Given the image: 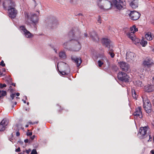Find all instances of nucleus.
I'll use <instances>...</instances> for the list:
<instances>
[{
    "label": "nucleus",
    "instance_id": "obj_54",
    "mask_svg": "<svg viewBox=\"0 0 154 154\" xmlns=\"http://www.w3.org/2000/svg\"><path fill=\"white\" fill-rule=\"evenodd\" d=\"M13 91V89H10V91L11 92H12Z\"/></svg>",
    "mask_w": 154,
    "mask_h": 154
},
{
    "label": "nucleus",
    "instance_id": "obj_48",
    "mask_svg": "<svg viewBox=\"0 0 154 154\" xmlns=\"http://www.w3.org/2000/svg\"><path fill=\"white\" fill-rule=\"evenodd\" d=\"M150 153L151 154H154V149L151 151Z\"/></svg>",
    "mask_w": 154,
    "mask_h": 154
},
{
    "label": "nucleus",
    "instance_id": "obj_25",
    "mask_svg": "<svg viewBox=\"0 0 154 154\" xmlns=\"http://www.w3.org/2000/svg\"><path fill=\"white\" fill-rule=\"evenodd\" d=\"M135 11H131L130 13L129 14V16L130 17V18L131 20H135V19H134V14Z\"/></svg>",
    "mask_w": 154,
    "mask_h": 154
},
{
    "label": "nucleus",
    "instance_id": "obj_12",
    "mask_svg": "<svg viewBox=\"0 0 154 154\" xmlns=\"http://www.w3.org/2000/svg\"><path fill=\"white\" fill-rule=\"evenodd\" d=\"M8 121L7 119H3L0 123V131H3L5 129L6 126L8 124Z\"/></svg>",
    "mask_w": 154,
    "mask_h": 154
},
{
    "label": "nucleus",
    "instance_id": "obj_44",
    "mask_svg": "<svg viewBox=\"0 0 154 154\" xmlns=\"http://www.w3.org/2000/svg\"><path fill=\"white\" fill-rule=\"evenodd\" d=\"M135 43L136 42L137 43H138L140 41L138 39V38H135Z\"/></svg>",
    "mask_w": 154,
    "mask_h": 154
},
{
    "label": "nucleus",
    "instance_id": "obj_42",
    "mask_svg": "<svg viewBox=\"0 0 154 154\" xmlns=\"http://www.w3.org/2000/svg\"><path fill=\"white\" fill-rule=\"evenodd\" d=\"M31 151V150L30 149L28 150H26V152L27 154H29Z\"/></svg>",
    "mask_w": 154,
    "mask_h": 154
},
{
    "label": "nucleus",
    "instance_id": "obj_52",
    "mask_svg": "<svg viewBox=\"0 0 154 154\" xmlns=\"http://www.w3.org/2000/svg\"><path fill=\"white\" fill-rule=\"evenodd\" d=\"M135 32H137L138 31V29L136 28V27H135Z\"/></svg>",
    "mask_w": 154,
    "mask_h": 154
},
{
    "label": "nucleus",
    "instance_id": "obj_32",
    "mask_svg": "<svg viewBox=\"0 0 154 154\" xmlns=\"http://www.w3.org/2000/svg\"><path fill=\"white\" fill-rule=\"evenodd\" d=\"M134 1L135 0H133L130 4V5L132 8H134L135 6Z\"/></svg>",
    "mask_w": 154,
    "mask_h": 154
},
{
    "label": "nucleus",
    "instance_id": "obj_61",
    "mask_svg": "<svg viewBox=\"0 0 154 154\" xmlns=\"http://www.w3.org/2000/svg\"><path fill=\"white\" fill-rule=\"evenodd\" d=\"M29 124H33L31 122H29Z\"/></svg>",
    "mask_w": 154,
    "mask_h": 154
},
{
    "label": "nucleus",
    "instance_id": "obj_24",
    "mask_svg": "<svg viewBox=\"0 0 154 154\" xmlns=\"http://www.w3.org/2000/svg\"><path fill=\"white\" fill-rule=\"evenodd\" d=\"M38 20V19L36 15L34 14L33 17L32 18L31 21L34 23H35Z\"/></svg>",
    "mask_w": 154,
    "mask_h": 154
},
{
    "label": "nucleus",
    "instance_id": "obj_60",
    "mask_svg": "<svg viewBox=\"0 0 154 154\" xmlns=\"http://www.w3.org/2000/svg\"><path fill=\"white\" fill-rule=\"evenodd\" d=\"M79 15L82 16V14H79Z\"/></svg>",
    "mask_w": 154,
    "mask_h": 154
},
{
    "label": "nucleus",
    "instance_id": "obj_17",
    "mask_svg": "<svg viewBox=\"0 0 154 154\" xmlns=\"http://www.w3.org/2000/svg\"><path fill=\"white\" fill-rule=\"evenodd\" d=\"M71 58L72 60L76 64L77 67L80 66L82 63V60L80 58L72 57Z\"/></svg>",
    "mask_w": 154,
    "mask_h": 154
},
{
    "label": "nucleus",
    "instance_id": "obj_22",
    "mask_svg": "<svg viewBox=\"0 0 154 154\" xmlns=\"http://www.w3.org/2000/svg\"><path fill=\"white\" fill-rule=\"evenodd\" d=\"M58 24V23L57 20L56 19L51 24V28L53 29L55 28L57 26V25Z\"/></svg>",
    "mask_w": 154,
    "mask_h": 154
},
{
    "label": "nucleus",
    "instance_id": "obj_45",
    "mask_svg": "<svg viewBox=\"0 0 154 154\" xmlns=\"http://www.w3.org/2000/svg\"><path fill=\"white\" fill-rule=\"evenodd\" d=\"M35 135H33L31 137V139L32 140H33L35 138Z\"/></svg>",
    "mask_w": 154,
    "mask_h": 154
},
{
    "label": "nucleus",
    "instance_id": "obj_53",
    "mask_svg": "<svg viewBox=\"0 0 154 154\" xmlns=\"http://www.w3.org/2000/svg\"><path fill=\"white\" fill-rule=\"evenodd\" d=\"M0 75L2 76H3L4 75H3V74L2 73V72H0Z\"/></svg>",
    "mask_w": 154,
    "mask_h": 154
},
{
    "label": "nucleus",
    "instance_id": "obj_9",
    "mask_svg": "<svg viewBox=\"0 0 154 154\" xmlns=\"http://www.w3.org/2000/svg\"><path fill=\"white\" fill-rule=\"evenodd\" d=\"M118 63L122 70L125 72L129 71L130 66L128 63L123 61L120 62Z\"/></svg>",
    "mask_w": 154,
    "mask_h": 154
},
{
    "label": "nucleus",
    "instance_id": "obj_28",
    "mask_svg": "<svg viewBox=\"0 0 154 154\" xmlns=\"http://www.w3.org/2000/svg\"><path fill=\"white\" fill-rule=\"evenodd\" d=\"M140 15L141 14L139 12L135 11V20L139 19Z\"/></svg>",
    "mask_w": 154,
    "mask_h": 154
},
{
    "label": "nucleus",
    "instance_id": "obj_58",
    "mask_svg": "<svg viewBox=\"0 0 154 154\" xmlns=\"http://www.w3.org/2000/svg\"><path fill=\"white\" fill-rule=\"evenodd\" d=\"M138 7V5H136L135 4V8L136 7L137 8Z\"/></svg>",
    "mask_w": 154,
    "mask_h": 154
},
{
    "label": "nucleus",
    "instance_id": "obj_49",
    "mask_svg": "<svg viewBox=\"0 0 154 154\" xmlns=\"http://www.w3.org/2000/svg\"><path fill=\"white\" fill-rule=\"evenodd\" d=\"M11 85L14 86H15L16 85V84L15 83H13L11 84Z\"/></svg>",
    "mask_w": 154,
    "mask_h": 154
},
{
    "label": "nucleus",
    "instance_id": "obj_62",
    "mask_svg": "<svg viewBox=\"0 0 154 154\" xmlns=\"http://www.w3.org/2000/svg\"><path fill=\"white\" fill-rule=\"evenodd\" d=\"M153 105H154V99L153 100Z\"/></svg>",
    "mask_w": 154,
    "mask_h": 154
},
{
    "label": "nucleus",
    "instance_id": "obj_8",
    "mask_svg": "<svg viewBox=\"0 0 154 154\" xmlns=\"http://www.w3.org/2000/svg\"><path fill=\"white\" fill-rule=\"evenodd\" d=\"M144 67L143 70L145 69L147 71H149L150 68L153 64L152 61L151 60L148 59L145 60L143 63Z\"/></svg>",
    "mask_w": 154,
    "mask_h": 154
},
{
    "label": "nucleus",
    "instance_id": "obj_47",
    "mask_svg": "<svg viewBox=\"0 0 154 154\" xmlns=\"http://www.w3.org/2000/svg\"><path fill=\"white\" fill-rule=\"evenodd\" d=\"M24 141L25 143H28L29 142V140L28 139H26L24 140Z\"/></svg>",
    "mask_w": 154,
    "mask_h": 154
},
{
    "label": "nucleus",
    "instance_id": "obj_11",
    "mask_svg": "<svg viewBox=\"0 0 154 154\" xmlns=\"http://www.w3.org/2000/svg\"><path fill=\"white\" fill-rule=\"evenodd\" d=\"M134 53L128 51L126 53V59L128 62H131L134 60Z\"/></svg>",
    "mask_w": 154,
    "mask_h": 154
},
{
    "label": "nucleus",
    "instance_id": "obj_55",
    "mask_svg": "<svg viewBox=\"0 0 154 154\" xmlns=\"http://www.w3.org/2000/svg\"><path fill=\"white\" fill-rule=\"evenodd\" d=\"M3 71L5 72V71H6V69H5V68H4L3 69Z\"/></svg>",
    "mask_w": 154,
    "mask_h": 154
},
{
    "label": "nucleus",
    "instance_id": "obj_40",
    "mask_svg": "<svg viewBox=\"0 0 154 154\" xmlns=\"http://www.w3.org/2000/svg\"><path fill=\"white\" fill-rule=\"evenodd\" d=\"M79 0H72V1L71 0H70V2L71 3H75V4L76 3V2L78 1Z\"/></svg>",
    "mask_w": 154,
    "mask_h": 154
},
{
    "label": "nucleus",
    "instance_id": "obj_31",
    "mask_svg": "<svg viewBox=\"0 0 154 154\" xmlns=\"http://www.w3.org/2000/svg\"><path fill=\"white\" fill-rule=\"evenodd\" d=\"M149 138V139L147 140V142H149L151 141L152 139V137L151 136V135H150L149 134H148L147 137L146 138V139H147V138Z\"/></svg>",
    "mask_w": 154,
    "mask_h": 154
},
{
    "label": "nucleus",
    "instance_id": "obj_37",
    "mask_svg": "<svg viewBox=\"0 0 154 154\" xmlns=\"http://www.w3.org/2000/svg\"><path fill=\"white\" fill-rule=\"evenodd\" d=\"M131 92L132 96L134 98V95L135 96V89H134V88H132L131 90Z\"/></svg>",
    "mask_w": 154,
    "mask_h": 154
},
{
    "label": "nucleus",
    "instance_id": "obj_27",
    "mask_svg": "<svg viewBox=\"0 0 154 154\" xmlns=\"http://www.w3.org/2000/svg\"><path fill=\"white\" fill-rule=\"evenodd\" d=\"M0 97L5 96L7 95V92L5 91H0Z\"/></svg>",
    "mask_w": 154,
    "mask_h": 154
},
{
    "label": "nucleus",
    "instance_id": "obj_16",
    "mask_svg": "<svg viewBox=\"0 0 154 154\" xmlns=\"http://www.w3.org/2000/svg\"><path fill=\"white\" fill-rule=\"evenodd\" d=\"M90 37L94 41L97 42L99 41V38L96 32L92 31L89 33Z\"/></svg>",
    "mask_w": 154,
    "mask_h": 154
},
{
    "label": "nucleus",
    "instance_id": "obj_56",
    "mask_svg": "<svg viewBox=\"0 0 154 154\" xmlns=\"http://www.w3.org/2000/svg\"><path fill=\"white\" fill-rule=\"evenodd\" d=\"M29 126V125H26L25 127H28Z\"/></svg>",
    "mask_w": 154,
    "mask_h": 154
},
{
    "label": "nucleus",
    "instance_id": "obj_30",
    "mask_svg": "<svg viewBox=\"0 0 154 154\" xmlns=\"http://www.w3.org/2000/svg\"><path fill=\"white\" fill-rule=\"evenodd\" d=\"M108 54L110 55L112 58H113L115 56V54L113 53V50L112 49H110L109 51Z\"/></svg>",
    "mask_w": 154,
    "mask_h": 154
},
{
    "label": "nucleus",
    "instance_id": "obj_4",
    "mask_svg": "<svg viewBox=\"0 0 154 154\" xmlns=\"http://www.w3.org/2000/svg\"><path fill=\"white\" fill-rule=\"evenodd\" d=\"M124 31L128 38H130L132 41H135L134 38L135 36V25H133L132 27H131L130 30L128 28H125L124 29Z\"/></svg>",
    "mask_w": 154,
    "mask_h": 154
},
{
    "label": "nucleus",
    "instance_id": "obj_38",
    "mask_svg": "<svg viewBox=\"0 0 154 154\" xmlns=\"http://www.w3.org/2000/svg\"><path fill=\"white\" fill-rule=\"evenodd\" d=\"M15 94H12L10 95V97L12 98V100L14 99V98L15 97Z\"/></svg>",
    "mask_w": 154,
    "mask_h": 154
},
{
    "label": "nucleus",
    "instance_id": "obj_21",
    "mask_svg": "<svg viewBox=\"0 0 154 154\" xmlns=\"http://www.w3.org/2000/svg\"><path fill=\"white\" fill-rule=\"evenodd\" d=\"M153 37L151 33L150 32H147L145 35V38L148 40H151L153 38Z\"/></svg>",
    "mask_w": 154,
    "mask_h": 154
},
{
    "label": "nucleus",
    "instance_id": "obj_15",
    "mask_svg": "<svg viewBox=\"0 0 154 154\" xmlns=\"http://www.w3.org/2000/svg\"><path fill=\"white\" fill-rule=\"evenodd\" d=\"M101 42L102 45L105 47L109 48H110V40L107 38H103L102 39Z\"/></svg>",
    "mask_w": 154,
    "mask_h": 154
},
{
    "label": "nucleus",
    "instance_id": "obj_36",
    "mask_svg": "<svg viewBox=\"0 0 154 154\" xmlns=\"http://www.w3.org/2000/svg\"><path fill=\"white\" fill-rule=\"evenodd\" d=\"M0 65L2 66L3 67H4L5 66V64L4 63V61L3 60H2L0 63Z\"/></svg>",
    "mask_w": 154,
    "mask_h": 154
},
{
    "label": "nucleus",
    "instance_id": "obj_3",
    "mask_svg": "<svg viewBox=\"0 0 154 154\" xmlns=\"http://www.w3.org/2000/svg\"><path fill=\"white\" fill-rule=\"evenodd\" d=\"M149 129L148 126L140 127L137 134V137L140 139L146 138L148 134L147 131Z\"/></svg>",
    "mask_w": 154,
    "mask_h": 154
},
{
    "label": "nucleus",
    "instance_id": "obj_19",
    "mask_svg": "<svg viewBox=\"0 0 154 154\" xmlns=\"http://www.w3.org/2000/svg\"><path fill=\"white\" fill-rule=\"evenodd\" d=\"M66 69L64 71H59L60 74L63 75H66L68 74L70 72V69L68 65H66L65 66Z\"/></svg>",
    "mask_w": 154,
    "mask_h": 154
},
{
    "label": "nucleus",
    "instance_id": "obj_63",
    "mask_svg": "<svg viewBox=\"0 0 154 154\" xmlns=\"http://www.w3.org/2000/svg\"><path fill=\"white\" fill-rule=\"evenodd\" d=\"M17 104V102H15V103H14L15 105H16Z\"/></svg>",
    "mask_w": 154,
    "mask_h": 154
},
{
    "label": "nucleus",
    "instance_id": "obj_41",
    "mask_svg": "<svg viewBox=\"0 0 154 154\" xmlns=\"http://www.w3.org/2000/svg\"><path fill=\"white\" fill-rule=\"evenodd\" d=\"M32 134V132H28L27 133V136H31Z\"/></svg>",
    "mask_w": 154,
    "mask_h": 154
},
{
    "label": "nucleus",
    "instance_id": "obj_50",
    "mask_svg": "<svg viewBox=\"0 0 154 154\" xmlns=\"http://www.w3.org/2000/svg\"><path fill=\"white\" fill-rule=\"evenodd\" d=\"M88 35L87 34V33H85L84 34V35H85V37H87V36H88Z\"/></svg>",
    "mask_w": 154,
    "mask_h": 154
},
{
    "label": "nucleus",
    "instance_id": "obj_6",
    "mask_svg": "<svg viewBox=\"0 0 154 154\" xmlns=\"http://www.w3.org/2000/svg\"><path fill=\"white\" fill-rule=\"evenodd\" d=\"M117 77L118 79L122 82H129V76L125 73L122 72L118 73Z\"/></svg>",
    "mask_w": 154,
    "mask_h": 154
},
{
    "label": "nucleus",
    "instance_id": "obj_64",
    "mask_svg": "<svg viewBox=\"0 0 154 154\" xmlns=\"http://www.w3.org/2000/svg\"><path fill=\"white\" fill-rule=\"evenodd\" d=\"M19 154H24L23 153H20Z\"/></svg>",
    "mask_w": 154,
    "mask_h": 154
},
{
    "label": "nucleus",
    "instance_id": "obj_59",
    "mask_svg": "<svg viewBox=\"0 0 154 154\" xmlns=\"http://www.w3.org/2000/svg\"><path fill=\"white\" fill-rule=\"evenodd\" d=\"M152 79H153V83H154V77H153Z\"/></svg>",
    "mask_w": 154,
    "mask_h": 154
},
{
    "label": "nucleus",
    "instance_id": "obj_51",
    "mask_svg": "<svg viewBox=\"0 0 154 154\" xmlns=\"http://www.w3.org/2000/svg\"><path fill=\"white\" fill-rule=\"evenodd\" d=\"M16 95L17 96H18L20 95V93H16Z\"/></svg>",
    "mask_w": 154,
    "mask_h": 154
},
{
    "label": "nucleus",
    "instance_id": "obj_1",
    "mask_svg": "<svg viewBox=\"0 0 154 154\" xmlns=\"http://www.w3.org/2000/svg\"><path fill=\"white\" fill-rule=\"evenodd\" d=\"M3 7L5 8L7 7L10 8L8 9L9 17L11 18L15 17L17 14V11L14 8L12 7L15 6V3L11 0H8L5 1L3 3Z\"/></svg>",
    "mask_w": 154,
    "mask_h": 154
},
{
    "label": "nucleus",
    "instance_id": "obj_46",
    "mask_svg": "<svg viewBox=\"0 0 154 154\" xmlns=\"http://www.w3.org/2000/svg\"><path fill=\"white\" fill-rule=\"evenodd\" d=\"M16 135L17 136H19L20 135V133L19 131H17L16 133Z\"/></svg>",
    "mask_w": 154,
    "mask_h": 154
},
{
    "label": "nucleus",
    "instance_id": "obj_13",
    "mask_svg": "<svg viewBox=\"0 0 154 154\" xmlns=\"http://www.w3.org/2000/svg\"><path fill=\"white\" fill-rule=\"evenodd\" d=\"M141 109V106H138V108L135 109V116L138 119H140L143 117Z\"/></svg>",
    "mask_w": 154,
    "mask_h": 154
},
{
    "label": "nucleus",
    "instance_id": "obj_29",
    "mask_svg": "<svg viewBox=\"0 0 154 154\" xmlns=\"http://www.w3.org/2000/svg\"><path fill=\"white\" fill-rule=\"evenodd\" d=\"M142 82L140 81H137L135 82V86L138 87L141 86Z\"/></svg>",
    "mask_w": 154,
    "mask_h": 154
},
{
    "label": "nucleus",
    "instance_id": "obj_14",
    "mask_svg": "<svg viewBox=\"0 0 154 154\" xmlns=\"http://www.w3.org/2000/svg\"><path fill=\"white\" fill-rule=\"evenodd\" d=\"M21 29L23 32L25 36L27 38H30L32 37L33 35L31 33L26 29L25 26H20Z\"/></svg>",
    "mask_w": 154,
    "mask_h": 154
},
{
    "label": "nucleus",
    "instance_id": "obj_43",
    "mask_svg": "<svg viewBox=\"0 0 154 154\" xmlns=\"http://www.w3.org/2000/svg\"><path fill=\"white\" fill-rule=\"evenodd\" d=\"M20 151V147H18L15 150V151L16 152H19Z\"/></svg>",
    "mask_w": 154,
    "mask_h": 154
},
{
    "label": "nucleus",
    "instance_id": "obj_18",
    "mask_svg": "<svg viewBox=\"0 0 154 154\" xmlns=\"http://www.w3.org/2000/svg\"><path fill=\"white\" fill-rule=\"evenodd\" d=\"M144 89L146 92H149L154 91V86L153 85L148 84L144 86Z\"/></svg>",
    "mask_w": 154,
    "mask_h": 154
},
{
    "label": "nucleus",
    "instance_id": "obj_35",
    "mask_svg": "<svg viewBox=\"0 0 154 154\" xmlns=\"http://www.w3.org/2000/svg\"><path fill=\"white\" fill-rule=\"evenodd\" d=\"M6 85L5 84H2V83H0V88H2L4 87H6Z\"/></svg>",
    "mask_w": 154,
    "mask_h": 154
},
{
    "label": "nucleus",
    "instance_id": "obj_5",
    "mask_svg": "<svg viewBox=\"0 0 154 154\" xmlns=\"http://www.w3.org/2000/svg\"><path fill=\"white\" fill-rule=\"evenodd\" d=\"M142 99L144 109L147 113L150 112L151 111L152 106L150 101L146 97H142Z\"/></svg>",
    "mask_w": 154,
    "mask_h": 154
},
{
    "label": "nucleus",
    "instance_id": "obj_7",
    "mask_svg": "<svg viewBox=\"0 0 154 154\" xmlns=\"http://www.w3.org/2000/svg\"><path fill=\"white\" fill-rule=\"evenodd\" d=\"M112 2L113 4L119 9L123 8L125 5V0H112Z\"/></svg>",
    "mask_w": 154,
    "mask_h": 154
},
{
    "label": "nucleus",
    "instance_id": "obj_2",
    "mask_svg": "<svg viewBox=\"0 0 154 154\" xmlns=\"http://www.w3.org/2000/svg\"><path fill=\"white\" fill-rule=\"evenodd\" d=\"M97 4L101 9L108 10L112 6V3L107 0H98Z\"/></svg>",
    "mask_w": 154,
    "mask_h": 154
},
{
    "label": "nucleus",
    "instance_id": "obj_26",
    "mask_svg": "<svg viewBox=\"0 0 154 154\" xmlns=\"http://www.w3.org/2000/svg\"><path fill=\"white\" fill-rule=\"evenodd\" d=\"M140 43L143 47H145L147 44V42L146 41L142 39L140 42Z\"/></svg>",
    "mask_w": 154,
    "mask_h": 154
},
{
    "label": "nucleus",
    "instance_id": "obj_39",
    "mask_svg": "<svg viewBox=\"0 0 154 154\" xmlns=\"http://www.w3.org/2000/svg\"><path fill=\"white\" fill-rule=\"evenodd\" d=\"M98 22L100 24H101V17L100 16H98V19L97 20Z\"/></svg>",
    "mask_w": 154,
    "mask_h": 154
},
{
    "label": "nucleus",
    "instance_id": "obj_20",
    "mask_svg": "<svg viewBox=\"0 0 154 154\" xmlns=\"http://www.w3.org/2000/svg\"><path fill=\"white\" fill-rule=\"evenodd\" d=\"M76 44L74 45L72 48L73 51H79L81 49V46L80 43L77 41H76Z\"/></svg>",
    "mask_w": 154,
    "mask_h": 154
},
{
    "label": "nucleus",
    "instance_id": "obj_10",
    "mask_svg": "<svg viewBox=\"0 0 154 154\" xmlns=\"http://www.w3.org/2000/svg\"><path fill=\"white\" fill-rule=\"evenodd\" d=\"M74 36V34L73 31H72L69 32V34L68 36L66 37V38L69 37L68 41L67 42H64L63 44V47L65 48H67L68 45H69V42L70 41H71L72 39H71V37H73Z\"/></svg>",
    "mask_w": 154,
    "mask_h": 154
},
{
    "label": "nucleus",
    "instance_id": "obj_34",
    "mask_svg": "<svg viewBox=\"0 0 154 154\" xmlns=\"http://www.w3.org/2000/svg\"><path fill=\"white\" fill-rule=\"evenodd\" d=\"M30 154H38V153L35 149H33L32 150Z\"/></svg>",
    "mask_w": 154,
    "mask_h": 154
},
{
    "label": "nucleus",
    "instance_id": "obj_23",
    "mask_svg": "<svg viewBox=\"0 0 154 154\" xmlns=\"http://www.w3.org/2000/svg\"><path fill=\"white\" fill-rule=\"evenodd\" d=\"M59 57L62 59H65L66 58V55L65 52H60L59 54Z\"/></svg>",
    "mask_w": 154,
    "mask_h": 154
},
{
    "label": "nucleus",
    "instance_id": "obj_33",
    "mask_svg": "<svg viewBox=\"0 0 154 154\" xmlns=\"http://www.w3.org/2000/svg\"><path fill=\"white\" fill-rule=\"evenodd\" d=\"M98 65L99 67H101L103 64V63L101 60H99L98 61Z\"/></svg>",
    "mask_w": 154,
    "mask_h": 154
},
{
    "label": "nucleus",
    "instance_id": "obj_57",
    "mask_svg": "<svg viewBox=\"0 0 154 154\" xmlns=\"http://www.w3.org/2000/svg\"><path fill=\"white\" fill-rule=\"evenodd\" d=\"M23 101L24 103H26V102L25 100H23Z\"/></svg>",
    "mask_w": 154,
    "mask_h": 154
}]
</instances>
